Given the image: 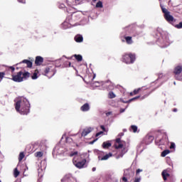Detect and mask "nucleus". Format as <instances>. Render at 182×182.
Wrapping results in <instances>:
<instances>
[{"label":"nucleus","mask_w":182,"mask_h":182,"mask_svg":"<svg viewBox=\"0 0 182 182\" xmlns=\"http://www.w3.org/2000/svg\"><path fill=\"white\" fill-rule=\"evenodd\" d=\"M31 104L26 98H21L15 104V109L20 114H28L30 112Z\"/></svg>","instance_id":"obj_1"},{"label":"nucleus","mask_w":182,"mask_h":182,"mask_svg":"<svg viewBox=\"0 0 182 182\" xmlns=\"http://www.w3.org/2000/svg\"><path fill=\"white\" fill-rule=\"evenodd\" d=\"M122 62L127 65H132L134 62H136V54L133 53H125L122 55Z\"/></svg>","instance_id":"obj_2"},{"label":"nucleus","mask_w":182,"mask_h":182,"mask_svg":"<svg viewBox=\"0 0 182 182\" xmlns=\"http://www.w3.org/2000/svg\"><path fill=\"white\" fill-rule=\"evenodd\" d=\"M161 11L164 14V17L166 19L167 22H169V23H171V22H174V17L170 14V11L167 10V9L164 8L162 6H161Z\"/></svg>","instance_id":"obj_3"},{"label":"nucleus","mask_w":182,"mask_h":182,"mask_svg":"<svg viewBox=\"0 0 182 182\" xmlns=\"http://www.w3.org/2000/svg\"><path fill=\"white\" fill-rule=\"evenodd\" d=\"M173 73L176 80H182V65H177L173 68Z\"/></svg>","instance_id":"obj_4"},{"label":"nucleus","mask_w":182,"mask_h":182,"mask_svg":"<svg viewBox=\"0 0 182 182\" xmlns=\"http://www.w3.org/2000/svg\"><path fill=\"white\" fill-rule=\"evenodd\" d=\"M77 157L75 156L73 163L77 167V168H83L85 167V165L86 164V159H82L80 161H76Z\"/></svg>","instance_id":"obj_5"},{"label":"nucleus","mask_w":182,"mask_h":182,"mask_svg":"<svg viewBox=\"0 0 182 182\" xmlns=\"http://www.w3.org/2000/svg\"><path fill=\"white\" fill-rule=\"evenodd\" d=\"M12 80H14V82H17L18 83H21V82H23L22 71L17 73V74L15 75H12Z\"/></svg>","instance_id":"obj_6"},{"label":"nucleus","mask_w":182,"mask_h":182,"mask_svg":"<svg viewBox=\"0 0 182 182\" xmlns=\"http://www.w3.org/2000/svg\"><path fill=\"white\" fill-rule=\"evenodd\" d=\"M152 85H153V83H151V86L149 87H141L135 89L133 91L134 95H138L139 92H143L144 90H147V89H150V87H151Z\"/></svg>","instance_id":"obj_7"},{"label":"nucleus","mask_w":182,"mask_h":182,"mask_svg":"<svg viewBox=\"0 0 182 182\" xmlns=\"http://www.w3.org/2000/svg\"><path fill=\"white\" fill-rule=\"evenodd\" d=\"M161 176L163 180L164 181H167V178H168V177L170 176V173H168V171L167 169H165L161 172Z\"/></svg>","instance_id":"obj_8"},{"label":"nucleus","mask_w":182,"mask_h":182,"mask_svg":"<svg viewBox=\"0 0 182 182\" xmlns=\"http://www.w3.org/2000/svg\"><path fill=\"white\" fill-rule=\"evenodd\" d=\"M153 140H154V136L151 135H146L145 136V143L146 144H150L153 142Z\"/></svg>","instance_id":"obj_9"},{"label":"nucleus","mask_w":182,"mask_h":182,"mask_svg":"<svg viewBox=\"0 0 182 182\" xmlns=\"http://www.w3.org/2000/svg\"><path fill=\"white\" fill-rule=\"evenodd\" d=\"M35 63L36 66H41L43 63V58L41 56H37L36 58Z\"/></svg>","instance_id":"obj_10"},{"label":"nucleus","mask_w":182,"mask_h":182,"mask_svg":"<svg viewBox=\"0 0 182 182\" xmlns=\"http://www.w3.org/2000/svg\"><path fill=\"white\" fill-rule=\"evenodd\" d=\"M31 77V73L28 72V71H24V72H22V74H21V78H22V80H26V79Z\"/></svg>","instance_id":"obj_11"},{"label":"nucleus","mask_w":182,"mask_h":182,"mask_svg":"<svg viewBox=\"0 0 182 182\" xmlns=\"http://www.w3.org/2000/svg\"><path fill=\"white\" fill-rule=\"evenodd\" d=\"M80 110L81 112H89L90 110V105L89 103H85L80 107Z\"/></svg>","instance_id":"obj_12"},{"label":"nucleus","mask_w":182,"mask_h":182,"mask_svg":"<svg viewBox=\"0 0 182 182\" xmlns=\"http://www.w3.org/2000/svg\"><path fill=\"white\" fill-rule=\"evenodd\" d=\"M124 38L125 39V41L127 43V45H132L133 43V38L132 36H124Z\"/></svg>","instance_id":"obj_13"},{"label":"nucleus","mask_w":182,"mask_h":182,"mask_svg":"<svg viewBox=\"0 0 182 182\" xmlns=\"http://www.w3.org/2000/svg\"><path fill=\"white\" fill-rule=\"evenodd\" d=\"M137 99H140V96L134 97V98H132L129 100L128 101H124L122 99H120V102L122 103H132L134 100H137Z\"/></svg>","instance_id":"obj_14"},{"label":"nucleus","mask_w":182,"mask_h":182,"mask_svg":"<svg viewBox=\"0 0 182 182\" xmlns=\"http://www.w3.org/2000/svg\"><path fill=\"white\" fill-rule=\"evenodd\" d=\"M90 132H92V129L87 128V129H84L81 134H82V136L85 137V136H87L89 134V133H90Z\"/></svg>","instance_id":"obj_15"},{"label":"nucleus","mask_w":182,"mask_h":182,"mask_svg":"<svg viewBox=\"0 0 182 182\" xmlns=\"http://www.w3.org/2000/svg\"><path fill=\"white\" fill-rule=\"evenodd\" d=\"M102 147L104 149H109V147H112V143L109 141H105L102 143Z\"/></svg>","instance_id":"obj_16"},{"label":"nucleus","mask_w":182,"mask_h":182,"mask_svg":"<svg viewBox=\"0 0 182 182\" xmlns=\"http://www.w3.org/2000/svg\"><path fill=\"white\" fill-rule=\"evenodd\" d=\"M73 58H75L78 62H82V60H83V57H82V55L75 54L73 55Z\"/></svg>","instance_id":"obj_17"},{"label":"nucleus","mask_w":182,"mask_h":182,"mask_svg":"<svg viewBox=\"0 0 182 182\" xmlns=\"http://www.w3.org/2000/svg\"><path fill=\"white\" fill-rule=\"evenodd\" d=\"M75 41L77 43L83 42V36L77 35L75 37Z\"/></svg>","instance_id":"obj_18"},{"label":"nucleus","mask_w":182,"mask_h":182,"mask_svg":"<svg viewBox=\"0 0 182 182\" xmlns=\"http://www.w3.org/2000/svg\"><path fill=\"white\" fill-rule=\"evenodd\" d=\"M22 63H26L27 65V68H32V61L29 60H23Z\"/></svg>","instance_id":"obj_19"},{"label":"nucleus","mask_w":182,"mask_h":182,"mask_svg":"<svg viewBox=\"0 0 182 182\" xmlns=\"http://www.w3.org/2000/svg\"><path fill=\"white\" fill-rule=\"evenodd\" d=\"M112 156H113L112 153L107 154L106 155L102 156L100 160H102V161H103V160H108L109 157H112Z\"/></svg>","instance_id":"obj_20"},{"label":"nucleus","mask_w":182,"mask_h":182,"mask_svg":"<svg viewBox=\"0 0 182 182\" xmlns=\"http://www.w3.org/2000/svg\"><path fill=\"white\" fill-rule=\"evenodd\" d=\"M167 154H170V150L166 149L161 152V157H166Z\"/></svg>","instance_id":"obj_21"},{"label":"nucleus","mask_w":182,"mask_h":182,"mask_svg":"<svg viewBox=\"0 0 182 182\" xmlns=\"http://www.w3.org/2000/svg\"><path fill=\"white\" fill-rule=\"evenodd\" d=\"M151 93H153V90H151V91H149L148 93L145 94L144 95H143L141 97V100H144V99H146V97H149V96H150V95H151Z\"/></svg>","instance_id":"obj_22"},{"label":"nucleus","mask_w":182,"mask_h":182,"mask_svg":"<svg viewBox=\"0 0 182 182\" xmlns=\"http://www.w3.org/2000/svg\"><path fill=\"white\" fill-rule=\"evenodd\" d=\"M24 158H25V154L23 152H21L18 156L19 163H21V161H22V160H23Z\"/></svg>","instance_id":"obj_23"},{"label":"nucleus","mask_w":182,"mask_h":182,"mask_svg":"<svg viewBox=\"0 0 182 182\" xmlns=\"http://www.w3.org/2000/svg\"><path fill=\"white\" fill-rule=\"evenodd\" d=\"M114 97H116V94L113 92H109L108 93V98L109 99H114Z\"/></svg>","instance_id":"obj_24"},{"label":"nucleus","mask_w":182,"mask_h":182,"mask_svg":"<svg viewBox=\"0 0 182 182\" xmlns=\"http://www.w3.org/2000/svg\"><path fill=\"white\" fill-rule=\"evenodd\" d=\"M35 156L38 157V158L43 157V152L37 151V152L35 153Z\"/></svg>","instance_id":"obj_25"},{"label":"nucleus","mask_w":182,"mask_h":182,"mask_svg":"<svg viewBox=\"0 0 182 182\" xmlns=\"http://www.w3.org/2000/svg\"><path fill=\"white\" fill-rule=\"evenodd\" d=\"M19 174H21V172H19L18 171V168H14V177H16V178L18 177L19 176Z\"/></svg>","instance_id":"obj_26"},{"label":"nucleus","mask_w":182,"mask_h":182,"mask_svg":"<svg viewBox=\"0 0 182 182\" xmlns=\"http://www.w3.org/2000/svg\"><path fill=\"white\" fill-rule=\"evenodd\" d=\"M50 72V68H46L44 70V75L45 76H49V73Z\"/></svg>","instance_id":"obj_27"},{"label":"nucleus","mask_w":182,"mask_h":182,"mask_svg":"<svg viewBox=\"0 0 182 182\" xmlns=\"http://www.w3.org/2000/svg\"><path fill=\"white\" fill-rule=\"evenodd\" d=\"M96 8H103V3L100 1H99L97 4H96Z\"/></svg>","instance_id":"obj_28"},{"label":"nucleus","mask_w":182,"mask_h":182,"mask_svg":"<svg viewBox=\"0 0 182 182\" xmlns=\"http://www.w3.org/2000/svg\"><path fill=\"white\" fill-rule=\"evenodd\" d=\"M37 77H38V73L36 70L33 73V75L31 76V78L33 79V80H36Z\"/></svg>","instance_id":"obj_29"},{"label":"nucleus","mask_w":182,"mask_h":182,"mask_svg":"<svg viewBox=\"0 0 182 182\" xmlns=\"http://www.w3.org/2000/svg\"><path fill=\"white\" fill-rule=\"evenodd\" d=\"M131 129L134 133H136L137 132V126L136 125H132Z\"/></svg>","instance_id":"obj_30"},{"label":"nucleus","mask_w":182,"mask_h":182,"mask_svg":"<svg viewBox=\"0 0 182 182\" xmlns=\"http://www.w3.org/2000/svg\"><path fill=\"white\" fill-rule=\"evenodd\" d=\"M169 149H171V150L176 149V144H174V142H171Z\"/></svg>","instance_id":"obj_31"},{"label":"nucleus","mask_w":182,"mask_h":182,"mask_svg":"<svg viewBox=\"0 0 182 182\" xmlns=\"http://www.w3.org/2000/svg\"><path fill=\"white\" fill-rule=\"evenodd\" d=\"M176 28H177V29H181L182 28V22H180L178 24L176 25Z\"/></svg>","instance_id":"obj_32"},{"label":"nucleus","mask_w":182,"mask_h":182,"mask_svg":"<svg viewBox=\"0 0 182 182\" xmlns=\"http://www.w3.org/2000/svg\"><path fill=\"white\" fill-rule=\"evenodd\" d=\"M73 156H77V151L71 152L70 154V157H73Z\"/></svg>","instance_id":"obj_33"},{"label":"nucleus","mask_w":182,"mask_h":182,"mask_svg":"<svg viewBox=\"0 0 182 182\" xmlns=\"http://www.w3.org/2000/svg\"><path fill=\"white\" fill-rule=\"evenodd\" d=\"M65 141L66 143H71V141H73V139L70 137H67Z\"/></svg>","instance_id":"obj_34"},{"label":"nucleus","mask_w":182,"mask_h":182,"mask_svg":"<svg viewBox=\"0 0 182 182\" xmlns=\"http://www.w3.org/2000/svg\"><path fill=\"white\" fill-rule=\"evenodd\" d=\"M5 77V73L4 72H0V79H4Z\"/></svg>","instance_id":"obj_35"},{"label":"nucleus","mask_w":182,"mask_h":182,"mask_svg":"<svg viewBox=\"0 0 182 182\" xmlns=\"http://www.w3.org/2000/svg\"><path fill=\"white\" fill-rule=\"evenodd\" d=\"M115 149H123V144H119L118 146H115Z\"/></svg>","instance_id":"obj_36"},{"label":"nucleus","mask_w":182,"mask_h":182,"mask_svg":"<svg viewBox=\"0 0 182 182\" xmlns=\"http://www.w3.org/2000/svg\"><path fill=\"white\" fill-rule=\"evenodd\" d=\"M100 134H103V131H101V132L97 133L95 135V137H99V136H100Z\"/></svg>","instance_id":"obj_37"},{"label":"nucleus","mask_w":182,"mask_h":182,"mask_svg":"<svg viewBox=\"0 0 182 182\" xmlns=\"http://www.w3.org/2000/svg\"><path fill=\"white\" fill-rule=\"evenodd\" d=\"M100 129H102V132H106V128L105 127V125H101Z\"/></svg>","instance_id":"obj_38"},{"label":"nucleus","mask_w":182,"mask_h":182,"mask_svg":"<svg viewBox=\"0 0 182 182\" xmlns=\"http://www.w3.org/2000/svg\"><path fill=\"white\" fill-rule=\"evenodd\" d=\"M116 143H118V144L122 143V140L120 139V138H117V139H116Z\"/></svg>","instance_id":"obj_39"},{"label":"nucleus","mask_w":182,"mask_h":182,"mask_svg":"<svg viewBox=\"0 0 182 182\" xmlns=\"http://www.w3.org/2000/svg\"><path fill=\"white\" fill-rule=\"evenodd\" d=\"M141 178H136L134 181V182H140Z\"/></svg>","instance_id":"obj_40"},{"label":"nucleus","mask_w":182,"mask_h":182,"mask_svg":"<svg viewBox=\"0 0 182 182\" xmlns=\"http://www.w3.org/2000/svg\"><path fill=\"white\" fill-rule=\"evenodd\" d=\"M122 181H124V182H127V178L126 177H122Z\"/></svg>","instance_id":"obj_41"},{"label":"nucleus","mask_w":182,"mask_h":182,"mask_svg":"<svg viewBox=\"0 0 182 182\" xmlns=\"http://www.w3.org/2000/svg\"><path fill=\"white\" fill-rule=\"evenodd\" d=\"M141 171H143V170H141V169H137V170H136V174H139V173H141Z\"/></svg>","instance_id":"obj_42"},{"label":"nucleus","mask_w":182,"mask_h":182,"mask_svg":"<svg viewBox=\"0 0 182 182\" xmlns=\"http://www.w3.org/2000/svg\"><path fill=\"white\" fill-rule=\"evenodd\" d=\"M10 69L11 70L12 72H15V68L14 67L11 66Z\"/></svg>","instance_id":"obj_43"},{"label":"nucleus","mask_w":182,"mask_h":182,"mask_svg":"<svg viewBox=\"0 0 182 182\" xmlns=\"http://www.w3.org/2000/svg\"><path fill=\"white\" fill-rule=\"evenodd\" d=\"M112 114V112H108L106 113V116H110Z\"/></svg>","instance_id":"obj_44"},{"label":"nucleus","mask_w":182,"mask_h":182,"mask_svg":"<svg viewBox=\"0 0 182 182\" xmlns=\"http://www.w3.org/2000/svg\"><path fill=\"white\" fill-rule=\"evenodd\" d=\"M68 66L70 68L72 66V63L70 62H68Z\"/></svg>","instance_id":"obj_45"},{"label":"nucleus","mask_w":182,"mask_h":182,"mask_svg":"<svg viewBox=\"0 0 182 182\" xmlns=\"http://www.w3.org/2000/svg\"><path fill=\"white\" fill-rule=\"evenodd\" d=\"M129 95H130V96H134V92H130Z\"/></svg>","instance_id":"obj_46"},{"label":"nucleus","mask_w":182,"mask_h":182,"mask_svg":"<svg viewBox=\"0 0 182 182\" xmlns=\"http://www.w3.org/2000/svg\"><path fill=\"white\" fill-rule=\"evenodd\" d=\"M119 136H124V134L123 132H121Z\"/></svg>","instance_id":"obj_47"},{"label":"nucleus","mask_w":182,"mask_h":182,"mask_svg":"<svg viewBox=\"0 0 182 182\" xmlns=\"http://www.w3.org/2000/svg\"><path fill=\"white\" fill-rule=\"evenodd\" d=\"M92 170V171H96V167H93Z\"/></svg>","instance_id":"obj_48"},{"label":"nucleus","mask_w":182,"mask_h":182,"mask_svg":"<svg viewBox=\"0 0 182 182\" xmlns=\"http://www.w3.org/2000/svg\"><path fill=\"white\" fill-rule=\"evenodd\" d=\"M173 112H177V108H174V109H173Z\"/></svg>","instance_id":"obj_49"},{"label":"nucleus","mask_w":182,"mask_h":182,"mask_svg":"<svg viewBox=\"0 0 182 182\" xmlns=\"http://www.w3.org/2000/svg\"><path fill=\"white\" fill-rule=\"evenodd\" d=\"M96 140H97V139L93 140V141L91 142V144H93V143H95V141H96Z\"/></svg>","instance_id":"obj_50"},{"label":"nucleus","mask_w":182,"mask_h":182,"mask_svg":"<svg viewBox=\"0 0 182 182\" xmlns=\"http://www.w3.org/2000/svg\"><path fill=\"white\" fill-rule=\"evenodd\" d=\"M96 1H97V0H92V2H96Z\"/></svg>","instance_id":"obj_51"},{"label":"nucleus","mask_w":182,"mask_h":182,"mask_svg":"<svg viewBox=\"0 0 182 182\" xmlns=\"http://www.w3.org/2000/svg\"><path fill=\"white\" fill-rule=\"evenodd\" d=\"M123 112H124V109H123L122 111H121V113H123Z\"/></svg>","instance_id":"obj_52"},{"label":"nucleus","mask_w":182,"mask_h":182,"mask_svg":"<svg viewBox=\"0 0 182 182\" xmlns=\"http://www.w3.org/2000/svg\"><path fill=\"white\" fill-rule=\"evenodd\" d=\"M68 59H72V57L68 58Z\"/></svg>","instance_id":"obj_53"},{"label":"nucleus","mask_w":182,"mask_h":182,"mask_svg":"<svg viewBox=\"0 0 182 182\" xmlns=\"http://www.w3.org/2000/svg\"><path fill=\"white\" fill-rule=\"evenodd\" d=\"M173 84L176 85V82H174Z\"/></svg>","instance_id":"obj_54"},{"label":"nucleus","mask_w":182,"mask_h":182,"mask_svg":"<svg viewBox=\"0 0 182 182\" xmlns=\"http://www.w3.org/2000/svg\"><path fill=\"white\" fill-rule=\"evenodd\" d=\"M122 42H124V40H122Z\"/></svg>","instance_id":"obj_55"},{"label":"nucleus","mask_w":182,"mask_h":182,"mask_svg":"<svg viewBox=\"0 0 182 182\" xmlns=\"http://www.w3.org/2000/svg\"><path fill=\"white\" fill-rule=\"evenodd\" d=\"M124 153H126V151L124 152Z\"/></svg>","instance_id":"obj_56"},{"label":"nucleus","mask_w":182,"mask_h":182,"mask_svg":"<svg viewBox=\"0 0 182 182\" xmlns=\"http://www.w3.org/2000/svg\"><path fill=\"white\" fill-rule=\"evenodd\" d=\"M0 182H2V181H1V180H0Z\"/></svg>","instance_id":"obj_57"}]
</instances>
